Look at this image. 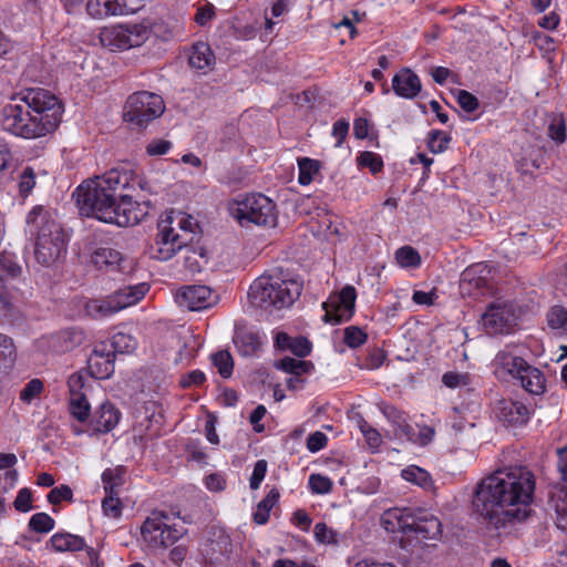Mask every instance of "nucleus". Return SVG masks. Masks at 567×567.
<instances>
[{
    "mask_svg": "<svg viewBox=\"0 0 567 567\" xmlns=\"http://www.w3.org/2000/svg\"><path fill=\"white\" fill-rule=\"evenodd\" d=\"M535 475L525 466L496 471L476 485L472 507L488 529L524 520L533 502Z\"/></svg>",
    "mask_w": 567,
    "mask_h": 567,
    "instance_id": "nucleus-1",
    "label": "nucleus"
},
{
    "mask_svg": "<svg viewBox=\"0 0 567 567\" xmlns=\"http://www.w3.org/2000/svg\"><path fill=\"white\" fill-rule=\"evenodd\" d=\"M131 181L130 172L113 168L82 183L73 194L81 214L120 227L138 224L145 213L128 193Z\"/></svg>",
    "mask_w": 567,
    "mask_h": 567,
    "instance_id": "nucleus-2",
    "label": "nucleus"
},
{
    "mask_svg": "<svg viewBox=\"0 0 567 567\" xmlns=\"http://www.w3.org/2000/svg\"><path fill=\"white\" fill-rule=\"evenodd\" d=\"M63 114L61 101L44 89H27L4 105L0 125L10 134L35 140L56 130Z\"/></svg>",
    "mask_w": 567,
    "mask_h": 567,
    "instance_id": "nucleus-3",
    "label": "nucleus"
},
{
    "mask_svg": "<svg viewBox=\"0 0 567 567\" xmlns=\"http://www.w3.org/2000/svg\"><path fill=\"white\" fill-rule=\"evenodd\" d=\"M27 225L34 238V257L44 267L54 265L66 251V234L54 213L35 206L28 214Z\"/></svg>",
    "mask_w": 567,
    "mask_h": 567,
    "instance_id": "nucleus-4",
    "label": "nucleus"
},
{
    "mask_svg": "<svg viewBox=\"0 0 567 567\" xmlns=\"http://www.w3.org/2000/svg\"><path fill=\"white\" fill-rule=\"evenodd\" d=\"M302 284L278 275H264L250 286L248 297L251 303L265 310L290 307L301 295Z\"/></svg>",
    "mask_w": 567,
    "mask_h": 567,
    "instance_id": "nucleus-5",
    "label": "nucleus"
},
{
    "mask_svg": "<svg viewBox=\"0 0 567 567\" xmlns=\"http://www.w3.org/2000/svg\"><path fill=\"white\" fill-rule=\"evenodd\" d=\"M229 212L243 227L250 225L274 227L277 224L276 205L262 194H251L231 203Z\"/></svg>",
    "mask_w": 567,
    "mask_h": 567,
    "instance_id": "nucleus-6",
    "label": "nucleus"
},
{
    "mask_svg": "<svg viewBox=\"0 0 567 567\" xmlns=\"http://www.w3.org/2000/svg\"><path fill=\"white\" fill-rule=\"evenodd\" d=\"M165 111V104L162 96L147 91L133 93L124 106V117L126 121L145 126L150 122L159 117Z\"/></svg>",
    "mask_w": 567,
    "mask_h": 567,
    "instance_id": "nucleus-7",
    "label": "nucleus"
},
{
    "mask_svg": "<svg viewBox=\"0 0 567 567\" xmlns=\"http://www.w3.org/2000/svg\"><path fill=\"white\" fill-rule=\"evenodd\" d=\"M146 41V29L138 23L105 27L100 32V42L111 51L140 47Z\"/></svg>",
    "mask_w": 567,
    "mask_h": 567,
    "instance_id": "nucleus-8",
    "label": "nucleus"
},
{
    "mask_svg": "<svg viewBox=\"0 0 567 567\" xmlns=\"http://www.w3.org/2000/svg\"><path fill=\"white\" fill-rule=\"evenodd\" d=\"M557 471L560 480L567 484V445L557 451ZM548 512L553 516L557 528L567 530V486L556 484L549 492L547 504Z\"/></svg>",
    "mask_w": 567,
    "mask_h": 567,
    "instance_id": "nucleus-9",
    "label": "nucleus"
},
{
    "mask_svg": "<svg viewBox=\"0 0 567 567\" xmlns=\"http://www.w3.org/2000/svg\"><path fill=\"white\" fill-rule=\"evenodd\" d=\"M357 291L353 286H346L339 292L331 293L322 303L324 310L323 321L339 324L352 318L355 308Z\"/></svg>",
    "mask_w": 567,
    "mask_h": 567,
    "instance_id": "nucleus-10",
    "label": "nucleus"
},
{
    "mask_svg": "<svg viewBox=\"0 0 567 567\" xmlns=\"http://www.w3.org/2000/svg\"><path fill=\"white\" fill-rule=\"evenodd\" d=\"M188 234H178L175 227H171L167 221H158V233L154 246L152 247V257L161 261H167L173 258L177 251L187 248Z\"/></svg>",
    "mask_w": 567,
    "mask_h": 567,
    "instance_id": "nucleus-11",
    "label": "nucleus"
},
{
    "mask_svg": "<svg viewBox=\"0 0 567 567\" xmlns=\"http://www.w3.org/2000/svg\"><path fill=\"white\" fill-rule=\"evenodd\" d=\"M516 321L513 306L496 301L491 303L486 311L482 315V324L487 333H508Z\"/></svg>",
    "mask_w": 567,
    "mask_h": 567,
    "instance_id": "nucleus-12",
    "label": "nucleus"
},
{
    "mask_svg": "<svg viewBox=\"0 0 567 567\" xmlns=\"http://www.w3.org/2000/svg\"><path fill=\"white\" fill-rule=\"evenodd\" d=\"M141 0H87L86 11L95 19L130 14L137 11Z\"/></svg>",
    "mask_w": 567,
    "mask_h": 567,
    "instance_id": "nucleus-13",
    "label": "nucleus"
},
{
    "mask_svg": "<svg viewBox=\"0 0 567 567\" xmlns=\"http://www.w3.org/2000/svg\"><path fill=\"white\" fill-rule=\"evenodd\" d=\"M105 497L102 501V508L106 516L118 518L122 515V503L117 497V487L123 483L122 475L117 470L107 468L102 474Z\"/></svg>",
    "mask_w": 567,
    "mask_h": 567,
    "instance_id": "nucleus-14",
    "label": "nucleus"
},
{
    "mask_svg": "<svg viewBox=\"0 0 567 567\" xmlns=\"http://www.w3.org/2000/svg\"><path fill=\"white\" fill-rule=\"evenodd\" d=\"M212 295L213 292L207 286H186L176 292L175 299L182 308L198 311L212 305Z\"/></svg>",
    "mask_w": 567,
    "mask_h": 567,
    "instance_id": "nucleus-15",
    "label": "nucleus"
},
{
    "mask_svg": "<svg viewBox=\"0 0 567 567\" xmlns=\"http://www.w3.org/2000/svg\"><path fill=\"white\" fill-rule=\"evenodd\" d=\"M114 353L105 342L96 344L87 359V369L95 379H107L114 373Z\"/></svg>",
    "mask_w": 567,
    "mask_h": 567,
    "instance_id": "nucleus-16",
    "label": "nucleus"
},
{
    "mask_svg": "<svg viewBox=\"0 0 567 567\" xmlns=\"http://www.w3.org/2000/svg\"><path fill=\"white\" fill-rule=\"evenodd\" d=\"M495 373L499 378L512 377L519 379L529 364L516 353L515 348H505L501 350L494 360Z\"/></svg>",
    "mask_w": 567,
    "mask_h": 567,
    "instance_id": "nucleus-17",
    "label": "nucleus"
},
{
    "mask_svg": "<svg viewBox=\"0 0 567 567\" xmlns=\"http://www.w3.org/2000/svg\"><path fill=\"white\" fill-rule=\"evenodd\" d=\"M138 25H143L146 29V40L153 34L155 38L162 41H171L174 39H178L184 34V27L179 21L168 18V19H145L138 23Z\"/></svg>",
    "mask_w": 567,
    "mask_h": 567,
    "instance_id": "nucleus-18",
    "label": "nucleus"
},
{
    "mask_svg": "<svg viewBox=\"0 0 567 567\" xmlns=\"http://www.w3.org/2000/svg\"><path fill=\"white\" fill-rule=\"evenodd\" d=\"M164 520H168V515L162 511H154L141 527L142 538L152 549L163 548L161 532L164 528Z\"/></svg>",
    "mask_w": 567,
    "mask_h": 567,
    "instance_id": "nucleus-19",
    "label": "nucleus"
},
{
    "mask_svg": "<svg viewBox=\"0 0 567 567\" xmlns=\"http://www.w3.org/2000/svg\"><path fill=\"white\" fill-rule=\"evenodd\" d=\"M486 272V267L483 265L466 268L460 281L461 293L474 297L483 293V289L487 286Z\"/></svg>",
    "mask_w": 567,
    "mask_h": 567,
    "instance_id": "nucleus-20",
    "label": "nucleus"
},
{
    "mask_svg": "<svg viewBox=\"0 0 567 567\" xmlns=\"http://www.w3.org/2000/svg\"><path fill=\"white\" fill-rule=\"evenodd\" d=\"M392 89L398 96L412 100L421 92L422 83L412 70L404 68L394 74Z\"/></svg>",
    "mask_w": 567,
    "mask_h": 567,
    "instance_id": "nucleus-21",
    "label": "nucleus"
},
{
    "mask_svg": "<svg viewBox=\"0 0 567 567\" xmlns=\"http://www.w3.org/2000/svg\"><path fill=\"white\" fill-rule=\"evenodd\" d=\"M83 341L82 332L66 329L43 338L49 350L55 353H64L73 350Z\"/></svg>",
    "mask_w": 567,
    "mask_h": 567,
    "instance_id": "nucleus-22",
    "label": "nucleus"
},
{
    "mask_svg": "<svg viewBox=\"0 0 567 567\" xmlns=\"http://www.w3.org/2000/svg\"><path fill=\"white\" fill-rule=\"evenodd\" d=\"M496 415L507 424H524L529 419V410L519 401L502 400L497 404Z\"/></svg>",
    "mask_w": 567,
    "mask_h": 567,
    "instance_id": "nucleus-23",
    "label": "nucleus"
},
{
    "mask_svg": "<svg viewBox=\"0 0 567 567\" xmlns=\"http://www.w3.org/2000/svg\"><path fill=\"white\" fill-rule=\"evenodd\" d=\"M94 266L99 269L106 271L122 270V264L124 261L122 254L111 247L97 248L91 258Z\"/></svg>",
    "mask_w": 567,
    "mask_h": 567,
    "instance_id": "nucleus-24",
    "label": "nucleus"
},
{
    "mask_svg": "<svg viewBox=\"0 0 567 567\" xmlns=\"http://www.w3.org/2000/svg\"><path fill=\"white\" fill-rule=\"evenodd\" d=\"M215 54L207 43L198 42L193 45L188 63L193 69L206 73L215 65Z\"/></svg>",
    "mask_w": 567,
    "mask_h": 567,
    "instance_id": "nucleus-25",
    "label": "nucleus"
},
{
    "mask_svg": "<svg viewBox=\"0 0 567 567\" xmlns=\"http://www.w3.org/2000/svg\"><path fill=\"white\" fill-rule=\"evenodd\" d=\"M161 221L169 223L171 227H175L178 234L187 233V246L193 243L196 237V229L198 227L197 221L186 213L181 210H172L165 218H162Z\"/></svg>",
    "mask_w": 567,
    "mask_h": 567,
    "instance_id": "nucleus-26",
    "label": "nucleus"
},
{
    "mask_svg": "<svg viewBox=\"0 0 567 567\" xmlns=\"http://www.w3.org/2000/svg\"><path fill=\"white\" fill-rule=\"evenodd\" d=\"M148 291V286L146 284H140L135 286H126L113 292V298L115 305L118 307V311L131 307L142 300L146 292Z\"/></svg>",
    "mask_w": 567,
    "mask_h": 567,
    "instance_id": "nucleus-27",
    "label": "nucleus"
},
{
    "mask_svg": "<svg viewBox=\"0 0 567 567\" xmlns=\"http://www.w3.org/2000/svg\"><path fill=\"white\" fill-rule=\"evenodd\" d=\"M120 416V411L113 404L109 402L101 404L93 421L95 430L101 433L112 431L117 425Z\"/></svg>",
    "mask_w": 567,
    "mask_h": 567,
    "instance_id": "nucleus-28",
    "label": "nucleus"
},
{
    "mask_svg": "<svg viewBox=\"0 0 567 567\" xmlns=\"http://www.w3.org/2000/svg\"><path fill=\"white\" fill-rule=\"evenodd\" d=\"M234 343L241 355L250 357L260 349L261 338L255 331L238 329L234 337Z\"/></svg>",
    "mask_w": 567,
    "mask_h": 567,
    "instance_id": "nucleus-29",
    "label": "nucleus"
},
{
    "mask_svg": "<svg viewBox=\"0 0 567 567\" xmlns=\"http://www.w3.org/2000/svg\"><path fill=\"white\" fill-rule=\"evenodd\" d=\"M421 539H439L442 535V524L440 519L433 515L416 518L414 530Z\"/></svg>",
    "mask_w": 567,
    "mask_h": 567,
    "instance_id": "nucleus-30",
    "label": "nucleus"
},
{
    "mask_svg": "<svg viewBox=\"0 0 567 567\" xmlns=\"http://www.w3.org/2000/svg\"><path fill=\"white\" fill-rule=\"evenodd\" d=\"M86 313L94 319H102L118 312L113 295L102 299H91L85 302Z\"/></svg>",
    "mask_w": 567,
    "mask_h": 567,
    "instance_id": "nucleus-31",
    "label": "nucleus"
},
{
    "mask_svg": "<svg viewBox=\"0 0 567 567\" xmlns=\"http://www.w3.org/2000/svg\"><path fill=\"white\" fill-rule=\"evenodd\" d=\"M518 380L520 381L522 386L530 394L539 395L545 392V377L543 372L535 367L529 365Z\"/></svg>",
    "mask_w": 567,
    "mask_h": 567,
    "instance_id": "nucleus-32",
    "label": "nucleus"
},
{
    "mask_svg": "<svg viewBox=\"0 0 567 567\" xmlns=\"http://www.w3.org/2000/svg\"><path fill=\"white\" fill-rule=\"evenodd\" d=\"M50 542L56 551H78L85 547V542L82 537L69 533L54 534Z\"/></svg>",
    "mask_w": 567,
    "mask_h": 567,
    "instance_id": "nucleus-33",
    "label": "nucleus"
},
{
    "mask_svg": "<svg viewBox=\"0 0 567 567\" xmlns=\"http://www.w3.org/2000/svg\"><path fill=\"white\" fill-rule=\"evenodd\" d=\"M400 439H406L408 441L420 443L421 445L429 444L434 437V430L429 426H423L419 430L417 437L415 430L408 423L400 425Z\"/></svg>",
    "mask_w": 567,
    "mask_h": 567,
    "instance_id": "nucleus-34",
    "label": "nucleus"
},
{
    "mask_svg": "<svg viewBox=\"0 0 567 567\" xmlns=\"http://www.w3.org/2000/svg\"><path fill=\"white\" fill-rule=\"evenodd\" d=\"M110 349H112V353L114 355L116 353L120 354H130L133 353L137 348V341L136 339L124 332H117L112 337L111 346H109Z\"/></svg>",
    "mask_w": 567,
    "mask_h": 567,
    "instance_id": "nucleus-35",
    "label": "nucleus"
},
{
    "mask_svg": "<svg viewBox=\"0 0 567 567\" xmlns=\"http://www.w3.org/2000/svg\"><path fill=\"white\" fill-rule=\"evenodd\" d=\"M277 368L292 374L291 377L300 378L303 373H308L313 364L309 361L286 357L277 364Z\"/></svg>",
    "mask_w": 567,
    "mask_h": 567,
    "instance_id": "nucleus-36",
    "label": "nucleus"
},
{
    "mask_svg": "<svg viewBox=\"0 0 567 567\" xmlns=\"http://www.w3.org/2000/svg\"><path fill=\"white\" fill-rule=\"evenodd\" d=\"M547 323L556 333L567 334V310L560 306L550 308L547 312Z\"/></svg>",
    "mask_w": 567,
    "mask_h": 567,
    "instance_id": "nucleus-37",
    "label": "nucleus"
},
{
    "mask_svg": "<svg viewBox=\"0 0 567 567\" xmlns=\"http://www.w3.org/2000/svg\"><path fill=\"white\" fill-rule=\"evenodd\" d=\"M17 359V349L13 340L0 333V369L11 367Z\"/></svg>",
    "mask_w": 567,
    "mask_h": 567,
    "instance_id": "nucleus-38",
    "label": "nucleus"
},
{
    "mask_svg": "<svg viewBox=\"0 0 567 567\" xmlns=\"http://www.w3.org/2000/svg\"><path fill=\"white\" fill-rule=\"evenodd\" d=\"M298 166H299L298 182L301 185H309L312 182L313 176L317 173H319V169H320L319 162L316 159L308 158V157L300 158L298 161Z\"/></svg>",
    "mask_w": 567,
    "mask_h": 567,
    "instance_id": "nucleus-39",
    "label": "nucleus"
},
{
    "mask_svg": "<svg viewBox=\"0 0 567 567\" xmlns=\"http://www.w3.org/2000/svg\"><path fill=\"white\" fill-rule=\"evenodd\" d=\"M401 476L405 481L411 482V483L419 485L421 487H424V488L429 487L432 484L430 474L425 470H423L419 466L412 465V466H409V467L402 470Z\"/></svg>",
    "mask_w": 567,
    "mask_h": 567,
    "instance_id": "nucleus-40",
    "label": "nucleus"
},
{
    "mask_svg": "<svg viewBox=\"0 0 567 567\" xmlns=\"http://www.w3.org/2000/svg\"><path fill=\"white\" fill-rule=\"evenodd\" d=\"M70 410L72 415L80 422L89 419L90 404L84 393L70 396Z\"/></svg>",
    "mask_w": 567,
    "mask_h": 567,
    "instance_id": "nucleus-41",
    "label": "nucleus"
},
{
    "mask_svg": "<svg viewBox=\"0 0 567 567\" xmlns=\"http://www.w3.org/2000/svg\"><path fill=\"white\" fill-rule=\"evenodd\" d=\"M395 259L401 267H417L421 257L416 249L411 246H403L395 251Z\"/></svg>",
    "mask_w": 567,
    "mask_h": 567,
    "instance_id": "nucleus-42",
    "label": "nucleus"
},
{
    "mask_svg": "<svg viewBox=\"0 0 567 567\" xmlns=\"http://www.w3.org/2000/svg\"><path fill=\"white\" fill-rule=\"evenodd\" d=\"M214 365L223 378H229L233 373L234 361L230 353L226 350L218 351L212 355Z\"/></svg>",
    "mask_w": 567,
    "mask_h": 567,
    "instance_id": "nucleus-43",
    "label": "nucleus"
},
{
    "mask_svg": "<svg viewBox=\"0 0 567 567\" xmlns=\"http://www.w3.org/2000/svg\"><path fill=\"white\" fill-rule=\"evenodd\" d=\"M450 141L449 134L434 130L429 134L427 147L434 154L442 153L447 148Z\"/></svg>",
    "mask_w": 567,
    "mask_h": 567,
    "instance_id": "nucleus-44",
    "label": "nucleus"
},
{
    "mask_svg": "<svg viewBox=\"0 0 567 567\" xmlns=\"http://www.w3.org/2000/svg\"><path fill=\"white\" fill-rule=\"evenodd\" d=\"M21 272V267L16 262L14 258L9 254L0 255V275L3 280L14 278Z\"/></svg>",
    "mask_w": 567,
    "mask_h": 567,
    "instance_id": "nucleus-45",
    "label": "nucleus"
},
{
    "mask_svg": "<svg viewBox=\"0 0 567 567\" xmlns=\"http://www.w3.org/2000/svg\"><path fill=\"white\" fill-rule=\"evenodd\" d=\"M29 526L37 533H49L54 527V520L45 513H37L31 517Z\"/></svg>",
    "mask_w": 567,
    "mask_h": 567,
    "instance_id": "nucleus-46",
    "label": "nucleus"
},
{
    "mask_svg": "<svg viewBox=\"0 0 567 567\" xmlns=\"http://www.w3.org/2000/svg\"><path fill=\"white\" fill-rule=\"evenodd\" d=\"M358 164L363 167L370 168L373 174L379 173L383 167V162L380 155L373 152H362L358 156Z\"/></svg>",
    "mask_w": 567,
    "mask_h": 567,
    "instance_id": "nucleus-47",
    "label": "nucleus"
},
{
    "mask_svg": "<svg viewBox=\"0 0 567 567\" xmlns=\"http://www.w3.org/2000/svg\"><path fill=\"white\" fill-rule=\"evenodd\" d=\"M401 508H391L381 516V525L389 533H396L400 528Z\"/></svg>",
    "mask_w": 567,
    "mask_h": 567,
    "instance_id": "nucleus-48",
    "label": "nucleus"
},
{
    "mask_svg": "<svg viewBox=\"0 0 567 567\" xmlns=\"http://www.w3.org/2000/svg\"><path fill=\"white\" fill-rule=\"evenodd\" d=\"M343 341L350 348H357L367 341V334L360 328L351 326L344 329Z\"/></svg>",
    "mask_w": 567,
    "mask_h": 567,
    "instance_id": "nucleus-49",
    "label": "nucleus"
},
{
    "mask_svg": "<svg viewBox=\"0 0 567 567\" xmlns=\"http://www.w3.org/2000/svg\"><path fill=\"white\" fill-rule=\"evenodd\" d=\"M185 534L184 528H176L164 520V528L161 532V538L164 540L163 548L174 545Z\"/></svg>",
    "mask_w": 567,
    "mask_h": 567,
    "instance_id": "nucleus-50",
    "label": "nucleus"
},
{
    "mask_svg": "<svg viewBox=\"0 0 567 567\" xmlns=\"http://www.w3.org/2000/svg\"><path fill=\"white\" fill-rule=\"evenodd\" d=\"M359 426L369 446L378 449L382 443L381 434L365 421H361Z\"/></svg>",
    "mask_w": 567,
    "mask_h": 567,
    "instance_id": "nucleus-51",
    "label": "nucleus"
},
{
    "mask_svg": "<svg viewBox=\"0 0 567 567\" xmlns=\"http://www.w3.org/2000/svg\"><path fill=\"white\" fill-rule=\"evenodd\" d=\"M548 136L556 143H563L566 140V125L561 117H554L548 126Z\"/></svg>",
    "mask_w": 567,
    "mask_h": 567,
    "instance_id": "nucleus-52",
    "label": "nucleus"
},
{
    "mask_svg": "<svg viewBox=\"0 0 567 567\" xmlns=\"http://www.w3.org/2000/svg\"><path fill=\"white\" fill-rule=\"evenodd\" d=\"M309 486L313 493L326 494L331 491V481L320 474H311L309 477Z\"/></svg>",
    "mask_w": 567,
    "mask_h": 567,
    "instance_id": "nucleus-53",
    "label": "nucleus"
},
{
    "mask_svg": "<svg viewBox=\"0 0 567 567\" xmlns=\"http://www.w3.org/2000/svg\"><path fill=\"white\" fill-rule=\"evenodd\" d=\"M73 492L69 485H61L58 487H53L48 494V501L56 505L62 501H72Z\"/></svg>",
    "mask_w": 567,
    "mask_h": 567,
    "instance_id": "nucleus-54",
    "label": "nucleus"
},
{
    "mask_svg": "<svg viewBox=\"0 0 567 567\" xmlns=\"http://www.w3.org/2000/svg\"><path fill=\"white\" fill-rule=\"evenodd\" d=\"M315 536L316 539L323 544H334L337 543V533L330 528L324 523H318L315 526Z\"/></svg>",
    "mask_w": 567,
    "mask_h": 567,
    "instance_id": "nucleus-55",
    "label": "nucleus"
},
{
    "mask_svg": "<svg viewBox=\"0 0 567 567\" xmlns=\"http://www.w3.org/2000/svg\"><path fill=\"white\" fill-rule=\"evenodd\" d=\"M457 102L465 112H474L478 107V100L472 93L460 90L457 92Z\"/></svg>",
    "mask_w": 567,
    "mask_h": 567,
    "instance_id": "nucleus-56",
    "label": "nucleus"
},
{
    "mask_svg": "<svg viewBox=\"0 0 567 567\" xmlns=\"http://www.w3.org/2000/svg\"><path fill=\"white\" fill-rule=\"evenodd\" d=\"M43 390V383L39 379H33L28 382L24 389L20 393V399L22 401L30 402L33 398L39 395Z\"/></svg>",
    "mask_w": 567,
    "mask_h": 567,
    "instance_id": "nucleus-57",
    "label": "nucleus"
},
{
    "mask_svg": "<svg viewBox=\"0 0 567 567\" xmlns=\"http://www.w3.org/2000/svg\"><path fill=\"white\" fill-rule=\"evenodd\" d=\"M288 348L291 350L293 354L298 355L299 358L308 355L311 351L310 342L302 337L292 339L289 342Z\"/></svg>",
    "mask_w": 567,
    "mask_h": 567,
    "instance_id": "nucleus-58",
    "label": "nucleus"
},
{
    "mask_svg": "<svg viewBox=\"0 0 567 567\" xmlns=\"http://www.w3.org/2000/svg\"><path fill=\"white\" fill-rule=\"evenodd\" d=\"M31 501H32V494H31V491L27 487L24 488H21L14 499V508L19 512H29L32 506H31Z\"/></svg>",
    "mask_w": 567,
    "mask_h": 567,
    "instance_id": "nucleus-59",
    "label": "nucleus"
},
{
    "mask_svg": "<svg viewBox=\"0 0 567 567\" xmlns=\"http://www.w3.org/2000/svg\"><path fill=\"white\" fill-rule=\"evenodd\" d=\"M267 472V462L265 460H259L256 462L254 466V471L250 477V488L258 489L261 482L265 478Z\"/></svg>",
    "mask_w": 567,
    "mask_h": 567,
    "instance_id": "nucleus-60",
    "label": "nucleus"
},
{
    "mask_svg": "<svg viewBox=\"0 0 567 567\" xmlns=\"http://www.w3.org/2000/svg\"><path fill=\"white\" fill-rule=\"evenodd\" d=\"M172 147V143L167 140H153L146 146V153L151 156H159L166 154Z\"/></svg>",
    "mask_w": 567,
    "mask_h": 567,
    "instance_id": "nucleus-61",
    "label": "nucleus"
},
{
    "mask_svg": "<svg viewBox=\"0 0 567 567\" xmlns=\"http://www.w3.org/2000/svg\"><path fill=\"white\" fill-rule=\"evenodd\" d=\"M327 435L320 431H317L309 435L307 439V447L310 452H318L327 445Z\"/></svg>",
    "mask_w": 567,
    "mask_h": 567,
    "instance_id": "nucleus-62",
    "label": "nucleus"
},
{
    "mask_svg": "<svg viewBox=\"0 0 567 567\" xmlns=\"http://www.w3.org/2000/svg\"><path fill=\"white\" fill-rule=\"evenodd\" d=\"M205 381V374L199 370H194L185 374L181 380L179 384L183 388H189L192 385H200Z\"/></svg>",
    "mask_w": 567,
    "mask_h": 567,
    "instance_id": "nucleus-63",
    "label": "nucleus"
},
{
    "mask_svg": "<svg viewBox=\"0 0 567 567\" xmlns=\"http://www.w3.org/2000/svg\"><path fill=\"white\" fill-rule=\"evenodd\" d=\"M20 190L22 193H29L35 185V176L32 168L27 167L23 169L20 176Z\"/></svg>",
    "mask_w": 567,
    "mask_h": 567,
    "instance_id": "nucleus-64",
    "label": "nucleus"
}]
</instances>
